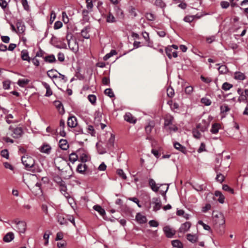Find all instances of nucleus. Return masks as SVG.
I'll return each mask as SVG.
<instances>
[{
  "label": "nucleus",
  "mask_w": 248,
  "mask_h": 248,
  "mask_svg": "<svg viewBox=\"0 0 248 248\" xmlns=\"http://www.w3.org/2000/svg\"><path fill=\"white\" fill-rule=\"evenodd\" d=\"M66 38L69 48L74 52L77 51L78 45L76 40L73 38L72 34L67 33Z\"/></svg>",
  "instance_id": "nucleus-1"
},
{
  "label": "nucleus",
  "mask_w": 248,
  "mask_h": 248,
  "mask_svg": "<svg viewBox=\"0 0 248 248\" xmlns=\"http://www.w3.org/2000/svg\"><path fill=\"white\" fill-rule=\"evenodd\" d=\"M21 160L22 163L27 170H30V169L32 168L34 166L35 160L30 156L28 155H24L22 156Z\"/></svg>",
  "instance_id": "nucleus-2"
},
{
  "label": "nucleus",
  "mask_w": 248,
  "mask_h": 248,
  "mask_svg": "<svg viewBox=\"0 0 248 248\" xmlns=\"http://www.w3.org/2000/svg\"><path fill=\"white\" fill-rule=\"evenodd\" d=\"M151 205L153 206L154 211L156 212L159 210L162 206L160 199L159 198H153L151 202Z\"/></svg>",
  "instance_id": "nucleus-3"
},
{
  "label": "nucleus",
  "mask_w": 248,
  "mask_h": 248,
  "mask_svg": "<svg viewBox=\"0 0 248 248\" xmlns=\"http://www.w3.org/2000/svg\"><path fill=\"white\" fill-rule=\"evenodd\" d=\"M16 224V229L19 233H24L26 229V223L23 221H15Z\"/></svg>",
  "instance_id": "nucleus-4"
},
{
  "label": "nucleus",
  "mask_w": 248,
  "mask_h": 248,
  "mask_svg": "<svg viewBox=\"0 0 248 248\" xmlns=\"http://www.w3.org/2000/svg\"><path fill=\"white\" fill-rule=\"evenodd\" d=\"M77 153L79 155V158L82 162H86L90 160V157L85 151L83 149H79L77 151Z\"/></svg>",
  "instance_id": "nucleus-5"
},
{
  "label": "nucleus",
  "mask_w": 248,
  "mask_h": 248,
  "mask_svg": "<svg viewBox=\"0 0 248 248\" xmlns=\"http://www.w3.org/2000/svg\"><path fill=\"white\" fill-rule=\"evenodd\" d=\"M209 125V123L205 120H202V122L197 125V128L202 132L206 131Z\"/></svg>",
  "instance_id": "nucleus-6"
},
{
  "label": "nucleus",
  "mask_w": 248,
  "mask_h": 248,
  "mask_svg": "<svg viewBox=\"0 0 248 248\" xmlns=\"http://www.w3.org/2000/svg\"><path fill=\"white\" fill-rule=\"evenodd\" d=\"M41 184L40 183H37L35 186H34L31 190L32 193L35 195H40L42 193V191L41 188Z\"/></svg>",
  "instance_id": "nucleus-7"
},
{
  "label": "nucleus",
  "mask_w": 248,
  "mask_h": 248,
  "mask_svg": "<svg viewBox=\"0 0 248 248\" xmlns=\"http://www.w3.org/2000/svg\"><path fill=\"white\" fill-rule=\"evenodd\" d=\"M163 231L166 236L169 238L172 237L175 234V231L169 226H165L163 228Z\"/></svg>",
  "instance_id": "nucleus-8"
},
{
  "label": "nucleus",
  "mask_w": 248,
  "mask_h": 248,
  "mask_svg": "<svg viewBox=\"0 0 248 248\" xmlns=\"http://www.w3.org/2000/svg\"><path fill=\"white\" fill-rule=\"evenodd\" d=\"M190 227L191 223L189 222H186L181 225L179 232L181 233H185L189 230Z\"/></svg>",
  "instance_id": "nucleus-9"
},
{
  "label": "nucleus",
  "mask_w": 248,
  "mask_h": 248,
  "mask_svg": "<svg viewBox=\"0 0 248 248\" xmlns=\"http://www.w3.org/2000/svg\"><path fill=\"white\" fill-rule=\"evenodd\" d=\"M77 118L75 116H71L68 118L67 125L70 127H75L77 125Z\"/></svg>",
  "instance_id": "nucleus-10"
},
{
  "label": "nucleus",
  "mask_w": 248,
  "mask_h": 248,
  "mask_svg": "<svg viewBox=\"0 0 248 248\" xmlns=\"http://www.w3.org/2000/svg\"><path fill=\"white\" fill-rule=\"evenodd\" d=\"M149 184L150 186H151V189L155 192L158 191L159 188L161 186H163V185L166 186V185H160L159 186H158L155 181L153 179H150L149 181Z\"/></svg>",
  "instance_id": "nucleus-11"
},
{
  "label": "nucleus",
  "mask_w": 248,
  "mask_h": 248,
  "mask_svg": "<svg viewBox=\"0 0 248 248\" xmlns=\"http://www.w3.org/2000/svg\"><path fill=\"white\" fill-rule=\"evenodd\" d=\"M22 133V129L21 127H16L13 130L12 136L14 138H18L21 136Z\"/></svg>",
  "instance_id": "nucleus-12"
},
{
  "label": "nucleus",
  "mask_w": 248,
  "mask_h": 248,
  "mask_svg": "<svg viewBox=\"0 0 248 248\" xmlns=\"http://www.w3.org/2000/svg\"><path fill=\"white\" fill-rule=\"evenodd\" d=\"M136 219L137 222L140 224L144 223L146 222L147 220L146 217L140 213L137 214L136 216Z\"/></svg>",
  "instance_id": "nucleus-13"
},
{
  "label": "nucleus",
  "mask_w": 248,
  "mask_h": 248,
  "mask_svg": "<svg viewBox=\"0 0 248 248\" xmlns=\"http://www.w3.org/2000/svg\"><path fill=\"white\" fill-rule=\"evenodd\" d=\"M124 120L130 123L134 124L136 122V119L129 112L125 113V114L124 116Z\"/></svg>",
  "instance_id": "nucleus-14"
},
{
  "label": "nucleus",
  "mask_w": 248,
  "mask_h": 248,
  "mask_svg": "<svg viewBox=\"0 0 248 248\" xmlns=\"http://www.w3.org/2000/svg\"><path fill=\"white\" fill-rule=\"evenodd\" d=\"M42 85L46 89V93L45 94V96L47 97L50 96L52 94L53 92L50 86L47 83L45 82H42Z\"/></svg>",
  "instance_id": "nucleus-15"
},
{
  "label": "nucleus",
  "mask_w": 248,
  "mask_h": 248,
  "mask_svg": "<svg viewBox=\"0 0 248 248\" xmlns=\"http://www.w3.org/2000/svg\"><path fill=\"white\" fill-rule=\"evenodd\" d=\"M221 128V125L218 123H214L212 125L210 132L214 134L218 133L219 129Z\"/></svg>",
  "instance_id": "nucleus-16"
},
{
  "label": "nucleus",
  "mask_w": 248,
  "mask_h": 248,
  "mask_svg": "<svg viewBox=\"0 0 248 248\" xmlns=\"http://www.w3.org/2000/svg\"><path fill=\"white\" fill-rule=\"evenodd\" d=\"M233 78L238 80H243L246 78L245 75L241 72H235L234 74Z\"/></svg>",
  "instance_id": "nucleus-17"
},
{
  "label": "nucleus",
  "mask_w": 248,
  "mask_h": 248,
  "mask_svg": "<svg viewBox=\"0 0 248 248\" xmlns=\"http://www.w3.org/2000/svg\"><path fill=\"white\" fill-rule=\"evenodd\" d=\"M114 8L116 16L119 18L123 19L124 18V14L123 10L117 6H115Z\"/></svg>",
  "instance_id": "nucleus-18"
},
{
  "label": "nucleus",
  "mask_w": 248,
  "mask_h": 248,
  "mask_svg": "<svg viewBox=\"0 0 248 248\" xmlns=\"http://www.w3.org/2000/svg\"><path fill=\"white\" fill-rule=\"evenodd\" d=\"M55 105L56 108L58 109L60 114H63L64 113V109L62 103L59 101H55Z\"/></svg>",
  "instance_id": "nucleus-19"
},
{
  "label": "nucleus",
  "mask_w": 248,
  "mask_h": 248,
  "mask_svg": "<svg viewBox=\"0 0 248 248\" xmlns=\"http://www.w3.org/2000/svg\"><path fill=\"white\" fill-rule=\"evenodd\" d=\"M114 141L115 136L113 134L110 133V136L107 143V147L109 148L113 147L114 144Z\"/></svg>",
  "instance_id": "nucleus-20"
},
{
  "label": "nucleus",
  "mask_w": 248,
  "mask_h": 248,
  "mask_svg": "<svg viewBox=\"0 0 248 248\" xmlns=\"http://www.w3.org/2000/svg\"><path fill=\"white\" fill-rule=\"evenodd\" d=\"M14 234L12 232H9L4 236L3 240L5 242H10L14 239Z\"/></svg>",
  "instance_id": "nucleus-21"
},
{
  "label": "nucleus",
  "mask_w": 248,
  "mask_h": 248,
  "mask_svg": "<svg viewBox=\"0 0 248 248\" xmlns=\"http://www.w3.org/2000/svg\"><path fill=\"white\" fill-rule=\"evenodd\" d=\"M60 189L61 193L66 198H68L70 197L69 194L67 192V188L65 184L64 183L60 186Z\"/></svg>",
  "instance_id": "nucleus-22"
},
{
  "label": "nucleus",
  "mask_w": 248,
  "mask_h": 248,
  "mask_svg": "<svg viewBox=\"0 0 248 248\" xmlns=\"http://www.w3.org/2000/svg\"><path fill=\"white\" fill-rule=\"evenodd\" d=\"M59 147L63 150H66L68 148L67 141L65 140L62 139L59 141Z\"/></svg>",
  "instance_id": "nucleus-23"
},
{
  "label": "nucleus",
  "mask_w": 248,
  "mask_h": 248,
  "mask_svg": "<svg viewBox=\"0 0 248 248\" xmlns=\"http://www.w3.org/2000/svg\"><path fill=\"white\" fill-rule=\"evenodd\" d=\"M173 120V117L170 115L166 116L165 119L164 125L165 126H169L171 125Z\"/></svg>",
  "instance_id": "nucleus-24"
},
{
  "label": "nucleus",
  "mask_w": 248,
  "mask_h": 248,
  "mask_svg": "<svg viewBox=\"0 0 248 248\" xmlns=\"http://www.w3.org/2000/svg\"><path fill=\"white\" fill-rule=\"evenodd\" d=\"M215 195L218 197L217 201L221 203H223L224 202L225 197L222 194V193L219 191H216L215 192Z\"/></svg>",
  "instance_id": "nucleus-25"
},
{
  "label": "nucleus",
  "mask_w": 248,
  "mask_h": 248,
  "mask_svg": "<svg viewBox=\"0 0 248 248\" xmlns=\"http://www.w3.org/2000/svg\"><path fill=\"white\" fill-rule=\"evenodd\" d=\"M51 148L48 144H44L41 149V151L42 153L49 154L50 153Z\"/></svg>",
  "instance_id": "nucleus-26"
},
{
  "label": "nucleus",
  "mask_w": 248,
  "mask_h": 248,
  "mask_svg": "<svg viewBox=\"0 0 248 248\" xmlns=\"http://www.w3.org/2000/svg\"><path fill=\"white\" fill-rule=\"evenodd\" d=\"M187 239L191 243H195L198 240V236L196 234L188 233L186 235Z\"/></svg>",
  "instance_id": "nucleus-27"
},
{
  "label": "nucleus",
  "mask_w": 248,
  "mask_h": 248,
  "mask_svg": "<svg viewBox=\"0 0 248 248\" xmlns=\"http://www.w3.org/2000/svg\"><path fill=\"white\" fill-rule=\"evenodd\" d=\"M174 148L178 151L185 153L186 152V148L184 146L182 145L178 142H175L174 143Z\"/></svg>",
  "instance_id": "nucleus-28"
},
{
  "label": "nucleus",
  "mask_w": 248,
  "mask_h": 248,
  "mask_svg": "<svg viewBox=\"0 0 248 248\" xmlns=\"http://www.w3.org/2000/svg\"><path fill=\"white\" fill-rule=\"evenodd\" d=\"M93 208L103 217L106 214L105 210L103 209L100 205H95L93 207Z\"/></svg>",
  "instance_id": "nucleus-29"
},
{
  "label": "nucleus",
  "mask_w": 248,
  "mask_h": 248,
  "mask_svg": "<svg viewBox=\"0 0 248 248\" xmlns=\"http://www.w3.org/2000/svg\"><path fill=\"white\" fill-rule=\"evenodd\" d=\"M30 80L28 79H19L17 81V84L21 87H25L29 83Z\"/></svg>",
  "instance_id": "nucleus-30"
},
{
  "label": "nucleus",
  "mask_w": 248,
  "mask_h": 248,
  "mask_svg": "<svg viewBox=\"0 0 248 248\" xmlns=\"http://www.w3.org/2000/svg\"><path fill=\"white\" fill-rule=\"evenodd\" d=\"M87 169V166L86 164H79L77 168L78 172L80 173H83Z\"/></svg>",
  "instance_id": "nucleus-31"
},
{
  "label": "nucleus",
  "mask_w": 248,
  "mask_h": 248,
  "mask_svg": "<svg viewBox=\"0 0 248 248\" xmlns=\"http://www.w3.org/2000/svg\"><path fill=\"white\" fill-rule=\"evenodd\" d=\"M106 21L108 23H114L116 21L115 17L110 12L108 13V15L106 17Z\"/></svg>",
  "instance_id": "nucleus-32"
},
{
  "label": "nucleus",
  "mask_w": 248,
  "mask_h": 248,
  "mask_svg": "<svg viewBox=\"0 0 248 248\" xmlns=\"http://www.w3.org/2000/svg\"><path fill=\"white\" fill-rule=\"evenodd\" d=\"M16 27L19 33L21 34L24 32L25 30V27L22 22H17Z\"/></svg>",
  "instance_id": "nucleus-33"
},
{
  "label": "nucleus",
  "mask_w": 248,
  "mask_h": 248,
  "mask_svg": "<svg viewBox=\"0 0 248 248\" xmlns=\"http://www.w3.org/2000/svg\"><path fill=\"white\" fill-rule=\"evenodd\" d=\"M237 92L239 95V96L238 98V101L240 102H241V101H244L246 99H244V98H245L244 97V92H243V90L241 88H238L237 90Z\"/></svg>",
  "instance_id": "nucleus-34"
},
{
  "label": "nucleus",
  "mask_w": 248,
  "mask_h": 248,
  "mask_svg": "<svg viewBox=\"0 0 248 248\" xmlns=\"http://www.w3.org/2000/svg\"><path fill=\"white\" fill-rule=\"evenodd\" d=\"M57 217L58 221L60 224H66L68 223L67 219L65 218L62 215H59Z\"/></svg>",
  "instance_id": "nucleus-35"
},
{
  "label": "nucleus",
  "mask_w": 248,
  "mask_h": 248,
  "mask_svg": "<svg viewBox=\"0 0 248 248\" xmlns=\"http://www.w3.org/2000/svg\"><path fill=\"white\" fill-rule=\"evenodd\" d=\"M44 60L45 62L52 63L56 62V59L54 55H50L44 57Z\"/></svg>",
  "instance_id": "nucleus-36"
},
{
  "label": "nucleus",
  "mask_w": 248,
  "mask_h": 248,
  "mask_svg": "<svg viewBox=\"0 0 248 248\" xmlns=\"http://www.w3.org/2000/svg\"><path fill=\"white\" fill-rule=\"evenodd\" d=\"M21 58L24 61H27L29 62L31 61V58L29 56V54L27 50H23L21 51Z\"/></svg>",
  "instance_id": "nucleus-37"
},
{
  "label": "nucleus",
  "mask_w": 248,
  "mask_h": 248,
  "mask_svg": "<svg viewBox=\"0 0 248 248\" xmlns=\"http://www.w3.org/2000/svg\"><path fill=\"white\" fill-rule=\"evenodd\" d=\"M94 120L96 122H100L102 118V113L99 111H96L94 113Z\"/></svg>",
  "instance_id": "nucleus-38"
},
{
  "label": "nucleus",
  "mask_w": 248,
  "mask_h": 248,
  "mask_svg": "<svg viewBox=\"0 0 248 248\" xmlns=\"http://www.w3.org/2000/svg\"><path fill=\"white\" fill-rule=\"evenodd\" d=\"M78 159V155L77 153H72L69 155V160L72 163L76 162Z\"/></svg>",
  "instance_id": "nucleus-39"
},
{
  "label": "nucleus",
  "mask_w": 248,
  "mask_h": 248,
  "mask_svg": "<svg viewBox=\"0 0 248 248\" xmlns=\"http://www.w3.org/2000/svg\"><path fill=\"white\" fill-rule=\"evenodd\" d=\"M51 234H52L51 232L50 231H47L44 233V236H43V238L46 240V241L45 242V244H44V245L45 246L47 245V244L48 243V240H49V235H51Z\"/></svg>",
  "instance_id": "nucleus-40"
},
{
  "label": "nucleus",
  "mask_w": 248,
  "mask_h": 248,
  "mask_svg": "<svg viewBox=\"0 0 248 248\" xmlns=\"http://www.w3.org/2000/svg\"><path fill=\"white\" fill-rule=\"evenodd\" d=\"M171 244L174 247L177 248H183V244L179 240H173L171 242Z\"/></svg>",
  "instance_id": "nucleus-41"
},
{
  "label": "nucleus",
  "mask_w": 248,
  "mask_h": 248,
  "mask_svg": "<svg viewBox=\"0 0 248 248\" xmlns=\"http://www.w3.org/2000/svg\"><path fill=\"white\" fill-rule=\"evenodd\" d=\"M142 36L144 39L145 40V41L148 42V46H151V45L152 44V43H151L150 41L149 33L146 31L143 32Z\"/></svg>",
  "instance_id": "nucleus-42"
},
{
  "label": "nucleus",
  "mask_w": 248,
  "mask_h": 248,
  "mask_svg": "<svg viewBox=\"0 0 248 248\" xmlns=\"http://www.w3.org/2000/svg\"><path fill=\"white\" fill-rule=\"evenodd\" d=\"M117 54V52L115 50H111L110 52L108 54H107L104 57V60L105 61L108 60L109 58H110L112 56Z\"/></svg>",
  "instance_id": "nucleus-43"
},
{
  "label": "nucleus",
  "mask_w": 248,
  "mask_h": 248,
  "mask_svg": "<svg viewBox=\"0 0 248 248\" xmlns=\"http://www.w3.org/2000/svg\"><path fill=\"white\" fill-rule=\"evenodd\" d=\"M232 86H233L232 84L226 82L223 84L222 86V89L223 90L227 91L229 90L231 88H232Z\"/></svg>",
  "instance_id": "nucleus-44"
},
{
  "label": "nucleus",
  "mask_w": 248,
  "mask_h": 248,
  "mask_svg": "<svg viewBox=\"0 0 248 248\" xmlns=\"http://www.w3.org/2000/svg\"><path fill=\"white\" fill-rule=\"evenodd\" d=\"M155 4L161 8H164L166 7V4L162 0H156Z\"/></svg>",
  "instance_id": "nucleus-45"
},
{
  "label": "nucleus",
  "mask_w": 248,
  "mask_h": 248,
  "mask_svg": "<svg viewBox=\"0 0 248 248\" xmlns=\"http://www.w3.org/2000/svg\"><path fill=\"white\" fill-rule=\"evenodd\" d=\"M219 72L221 74H225L228 72L227 66L225 65H221L218 68Z\"/></svg>",
  "instance_id": "nucleus-46"
},
{
  "label": "nucleus",
  "mask_w": 248,
  "mask_h": 248,
  "mask_svg": "<svg viewBox=\"0 0 248 248\" xmlns=\"http://www.w3.org/2000/svg\"><path fill=\"white\" fill-rule=\"evenodd\" d=\"M220 108L221 113H226L227 112L229 111L230 110L229 107L226 104H224L221 106Z\"/></svg>",
  "instance_id": "nucleus-47"
},
{
  "label": "nucleus",
  "mask_w": 248,
  "mask_h": 248,
  "mask_svg": "<svg viewBox=\"0 0 248 248\" xmlns=\"http://www.w3.org/2000/svg\"><path fill=\"white\" fill-rule=\"evenodd\" d=\"M104 93L106 95L110 97H112L114 96L113 92L110 88L106 89L104 91Z\"/></svg>",
  "instance_id": "nucleus-48"
},
{
  "label": "nucleus",
  "mask_w": 248,
  "mask_h": 248,
  "mask_svg": "<svg viewBox=\"0 0 248 248\" xmlns=\"http://www.w3.org/2000/svg\"><path fill=\"white\" fill-rule=\"evenodd\" d=\"M88 100L92 104H94L96 102V97L95 95L93 94L89 95L88 96Z\"/></svg>",
  "instance_id": "nucleus-49"
},
{
  "label": "nucleus",
  "mask_w": 248,
  "mask_h": 248,
  "mask_svg": "<svg viewBox=\"0 0 248 248\" xmlns=\"http://www.w3.org/2000/svg\"><path fill=\"white\" fill-rule=\"evenodd\" d=\"M89 11L87 10H83L82 12V16H83V18L84 19V20H89Z\"/></svg>",
  "instance_id": "nucleus-50"
},
{
  "label": "nucleus",
  "mask_w": 248,
  "mask_h": 248,
  "mask_svg": "<svg viewBox=\"0 0 248 248\" xmlns=\"http://www.w3.org/2000/svg\"><path fill=\"white\" fill-rule=\"evenodd\" d=\"M201 102L206 106H209L211 104V101L209 99L206 97L202 98Z\"/></svg>",
  "instance_id": "nucleus-51"
},
{
  "label": "nucleus",
  "mask_w": 248,
  "mask_h": 248,
  "mask_svg": "<svg viewBox=\"0 0 248 248\" xmlns=\"http://www.w3.org/2000/svg\"><path fill=\"white\" fill-rule=\"evenodd\" d=\"M54 180L55 182L58 184L59 186L65 183L64 182L62 179V178L59 176H55L54 178Z\"/></svg>",
  "instance_id": "nucleus-52"
},
{
  "label": "nucleus",
  "mask_w": 248,
  "mask_h": 248,
  "mask_svg": "<svg viewBox=\"0 0 248 248\" xmlns=\"http://www.w3.org/2000/svg\"><path fill=\"white\" fill-rule=\"evenodd\" d=\"M87 8L90 12L92 11L93 4L92 0H86Z\"/></svg>",
  "instance_id": "nucleus-53"
},
{
  "label": "nucleus",
  "mask_w": 248,
  "mask_h": 248,
  "mask_svg": "<svg viewBox=\"0 0 248 248\" xmlns=\"http://www.w3.org/2000/svg\"><path fill=\"white\" fill-rule=\"evenodd\" d=\"M145 16L147 19L149 21H153L155 19V16L152 13H147Z\"/></svg>",
  "instance_id": "nucleus-54"
},
{
  "label": "nucleus",
  "mask_w": 248,
  "mask_h": 248,
  "mask_svg": "<svg viewBox=\"0 0 248 248\" xmlns=\"http://www.w3.org/2000/svg\"><path fill=\"white\" fill-rule=\"evenodd\" d=\"M117 174L121 177L123 179L125 180L126 179V176L124 171L121 169L117 170Z\"/></svg>",
  "instance_id": "nucleus-55"
},
{
  "label": "nucleus",
  "mask_w": 248,
  "mask_h": 248,
  "mask_svg": "<svg viewBox=\"0 0 248 248\" xmlns=\"http://www.w3.org/2000/svg\"><path fill=\"white\" fill-rule=\"evenodd\" d=\"M201 79L203 82L206 83H209L212 80L211 78L209 77H204L203 76H201Z\"/></svg>",
  "instance_id": "nucleus-56"
},
{
  "label": "nucleus",
  "mask_w": 248,
  "mask_h": 248,
  "mask_svg": "<svg viewBox=\"0 0 248 248\" xmlns=\"http://www.w3.org/2000/svg\"><path fill=\"white\" fill-rule=\"evenodd\" d=\"M81 35L84 38L88 39L90 37V35L88 33V30L87 29H84L81 31Z\"/></svg>",
  "instance_id": "nucleus-57"
},
{
  "label": "nucleus",
  "mask_w": 248,
  "mask_h": 248,
  "mask_svg": "<svg viewBox=\"0 0 248 248\" xmlns=\"http://www.w3.org/2000/svg\"><path fill=\"white\" fill-rule=\"evenodd\" d=\"M62 17L64 23H67L69 22V18L65 12H62Z\"/></svg>",
  "instance_id": "nucleus-58"
},
{
  "label": "nucleus",
  "mask_w": 248,
  "mask_h": 248,
  "mask_svg": "<svg viewBox=\"0 0 248 248\" xmlns=\"http://www.w3.org/2000/svg\"><path fill=\"white\" fill-rule=\"evenodd\" d=\"M167 95L170 97H172L174 94V92L173 89L172 88H168L167 90Z\"/></svg>",
  "instance_id": "nucleus-59"
},
{
  "label": "nucleus",
  "mask_w": 248,
  "mask_h": 248,
  "mask_svg": "<svg viewBox=\"0 0 248 248\" xmlns=\"http://www.w3.org/2000/svg\"><path fill=\"white\" fill-rule=\"evenodd\" d=\"M62 23L61 21H56L54 25V29L55 30H58L62 28Z\"/></svg>",
  "instance_id": "nucleus-60"
},
{
  "label": "nucleus",
  "mask_w": 248,
  "mask_h": 248,
  "mask_svg": "<svg viewBox=\"0 0 248 248\" xmlns=\"http://www.w3.org/2000/svg\"><path fill=\"white\" fill-rule=\"evenodd\" d=\"M193 91V88L192 86H188L185 88V93L187 94H191Z\"/></svg>",
  "instance_id": "nucleus-61"
},
{
  "label": "nucleus",
  "mask_w": 248,
  "mask_h": 248,
  "mask_svg": "<svg viewBox=\"0 0 248 248\" xmlns=\"http://www.w3.org/2000/svg\"><path fill=\"white\" fill-rule=\"evenodd\" d=\"M54 71L53 70H49L47 73V76L50 78H57L58 76L54 74Z\"/></svg>",
  "instance_id": "nucleus-62"
},
{
  "label": "nucleus",
  "mask_w": 248,
  "mask_h": 248,
  "mask_svg": "<svg viewBox=\"0 0 248 248\" xmlns=\"http://www.w3.org/2000/svg\"><path fill=\"white\" fill-rule=\"evenodd\" d=\"M194 20V16H187L184 18V20L185 22L190 23Z\"/></svg>",
  "instance_id": "nucleus-63"
},
{
  "label": "nucleus",
  "mask_w": 248,
  "mask_h": 248,
  "mask_svg": "<svg viewBox=\"0 0 248 248\" xmlns=\"http://www.w3.org/2000/svg\"><path fill=\"white\" fill-rule=\"evenodd\" d=\"M193 186V188L198 191H201L203 189V186L202 185L196 184Z\"/></svg>",
  "instance_id": "nucleus-64"
}]
</instances>
